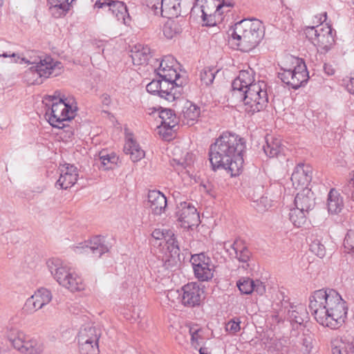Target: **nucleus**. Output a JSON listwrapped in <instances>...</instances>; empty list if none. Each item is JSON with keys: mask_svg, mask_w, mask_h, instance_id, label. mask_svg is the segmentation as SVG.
Masks as SVG:
<instances>
[{"mask_svg": "<svg viewBox=\"0 0 354 354\" xmlns=\"http://www.w3.org/2000/svg\"><path fill=\"white\" fill-rule=\"evenodd\" d=\"M190 262L194 271L198 268H201V267L208 265V263L212 262V260L204 253H200L192 255Z\"/></svg>", "mask_w": 354, "mask_h": 354, "instance_id": "obj_40", "label": "nucleus"}, {"mask_svg": "<svg viewBox=\"0 0 354 354\" xmlns=\"http://www.w3.org/2000/svg\"><path fill=\"white\" fill-rule=\"evenodd\" d=\"M176 60L171 55L165 56L159 62V67L157 69H168L174 67Z\"/></svg>", "mask_w": 354, "mask_h": 354, "instance_id": "obj_50", "label": "nucleus"}, {"mask_svg": "<svg viewBox=\"0 0 354 354\" xmlns=\"http://www.w3.org/2000/svg\"><path fill=\"white\" fill-rule=\"evenodd\" d=\"M102 102L105 105H109L111 103L110 96L107 94H103L102 95Z\"/></svg>", "mask_w": 354, "mask_h": 354, "instance_id": "obj_62", "label": "nucleus"}, {"mask_svg": "<svg viewBox=\"0 0 354 354\" xmlns=\"http://www.w3.org/2000/svg\"><path fill=\"white\" fill-rule=\"evenodd\" d=\"M214 266L211 262L208 265L194 270V275L200 281H207L214 277Z\"/></svg>", "mask_w": 354, "mask_h": 354, "instance_id": "obj_35", "label": "nucleus"}, {"mask_svg": "<svg viewBox=\"0 0 354 354\" xmlns=\"http://www.w3.org/2000/svg\"><path fill=\"white\" fill-rule=\"evenodd\" d=\"M255 207L258 212H263L271 207V201L267 196H261L260 198L254 200Z\"/></svg>", "mask_w": 354, "mask_h": 354, "instance_id": "obj_48", "label": "nucleus"}, {"mask_svg": "<svg viewBox=\"0 0 354 354\" xmlns=\"http://www.w3.org/2000/svg\"><path fill=\"white\" fill-rule=\"evenodd\" d=\"M307 214V213L301 210L293 208L290 209L289 217L292 224L295 226L299 227L306 223Z\"/></svg>", "mask_w": 354, "mask_h": 354, "instance_id": "obj_38", "label": "nucleus"}, {"mask_svg": "<svg viewBox=\"0 0 354 354\" xmlns=\"http://www.w3.org/2000/svg\"><path fill=\"white\" fill-rule=\"evenodd\" d=\"M344 205V200L341 194L335 189H331L327 199L328 212L334 214H339L342 210Z\"/></svg>", "mask_w": 354, "mask_h": 354, "instance_id": "obj_26", "label": "nucleus"}, {"mask_svg": "<svg viewBox=\"0 0 354 354\" xmlns=\"http://www.w3.org/2000/svg\"><path fill=\"white\" fill-rule=\"evenodd\" d=\"M131 57L134 65H143L148 62L151 57V49L148 46L135 45L131 50Z\"/></svg>", "mask_w": 354, "mask_h": 354, "instance_id": "obj_24", "label": "nucleus"}, {"mask_svg": "<svg viewBox=\"0 0 354 354\" xmlns=\"http://www.w3.org/2000/svg\"><path fill=\"white\" fill-rule=\"evenodd\" d=\"M178 221L185 228L196 226L200 223L199 215L196 209L190 204L185 205L178 212Z\"/></svg>", "mask_w": 354, "mask_h": 354, "instance_id": "obj_17", "label": "nucleus"}, {"mask_svg": "<svg viewBox=\"0 0 354 354\" xmlns=\"http://www.w3.org/2000/svg\"><path fill=\"white\" fill-rule=\"evenodd\" d=\"M162 0H143V4L154 11L155 14L160 13V6H161Z\"/></svg>", "mask_w": 354, "mask_h": 354, "instance_id": "obj_54", "label": "nucleus"}, {"mask_svg": "<svg viewBox=\"0 0 354 354\" xmlns=\"http://www.w3.org/2000/svg\"><path fill=\"white\" fill-rule=\"evenodd\" d=\"M221 3H219L216 6V12L221 13V10L224 8H230L233 6V3L229 0H221ZM223 12H221L222 13Z\"/></svg>", "mask_w": 354, "mask_h": 354, "instance_id": "obj_57", "label": "nucleus"}, {"mask_svg": "<svg viewBox=\"0 0 354 354\" xmlns=\"http://www.w3.org/2000/svg\"><path fill=\"white\" fill-rule=\"evenodd\" d=\"M324 71L328 75H333L335 74V70L331 64H324Z\"/></svg>", "mask_w": 354, "mask_h": 354, "instance_id": "obj_60", "label": "nucleus"}, {"mask_svg": "<svg viewBox=\"0 0 354 354\" xmlns=\"http://www.w3.org/2000/svg\"><path fill=\"white\" fill-rule=\"evenodd\" d=\"M194 156L191 153L187 152L184 158L173 159V162H174V166L178 165L186 168L190 166L194 162Z\"/></svg>", "mask_w": 354, "mask_h": 354, "instance_id": "obj_47", "label": "nucleus"}, {"mask_svg": "<svg viewBox=\"0 0 354 354\" xmlns=\"http://www.w3.org/2000/svg\"><path fill=\"white\" fill-rule=\"evenodd\" d=\"M259 295H263L266 292V286L264 283L259 281H254V291Z\"/></svg>", "mask_w": 354, "mask_h": 354, "instance_id": "obj_55", "label": "nucleus"}, {"mask_svg": "<svg viewBox=\"0 0 354 354\" xmlns=\"http://www.w3.org/2000/svg\"><path fill=\"white\" fill-rule=\"evenodd\" d=\"M7 338L13 348L21 354H42L44 351V344L41 340L30 337L18 329H10L7 333Z\"/></svg>", "mask_w": 354, "mask_h": 354, "instance_id": "obj_7", "label": "nucleus"}, {"mask_svg": "<svg viewBox=\"0 0 354 354\" xmlns=\"http://www.w3.org/2000/svg\"><path fill=\"white\" fill-rule=\"evenodd\" d=\"M266 145L263 146L265 153L270 158L278 156L283 150L281 140L271 136L266 137Z\"/></svg>", "mask_w": 354, "mask_h": 354, "instance_id": "obj_27", "label": "nucleus"}, {"mask_svg": "<svg viewBox=\"0 0 354 354\" xmlns=\"http://www.w3.org/2000/svg\"><path fill=\"white\" fill-rule=\"evenodd\" d=\"M160 125L166 129H172L178 124V118L171 109H162L159 113Z\"/></svg>", "mask_w": 354, "mask_h": 354, "instance_id": "obj_31", "label": "nucleus"}, {"mask_svg": "<svg viewBox=\"0 0 354 354\" xmlns=\"http://www.w3.org/2000/svg\"><path fill=\"white\" fill-rule=\"evenodd\" d=\"M101 336V330L93 325L87 324L82 327L79 331L78 342H98Z\"/></svg>", "mask_w": 354, "mask_h": 354, "instance_id": "obj_29", "label": "nucleus"}, {"mask_svg": "<svg viewBox=\"0 0 354 354\" xmlns=\"http://www.w3.org/2000/svg\"><path fill=\"white\" fill-rule=\"evenodd\" d=\"M148 203L152 213L156 215H160L165 212L167 207L166 197L160 192L156 190L149 192Z\"/></svg>", "mask_w": 354, "mask_h": 354, "instance_id": "obj_20", "label": "nucleus"}, {"mask_svg": "<svg viewBox=\"0 0 354 354\" xmlns=\"http://www.w3.org/2000/svg\"><path fill=\"white\" fill-rule=\"evenodd\" d=\"M230 248L234 252L235 258L243 263L242 268L247 270L249 267L248 261L251 257V252L248 247L241 240H236L230 245Z\"/></svg>", "mask_w": 354, "mask_h": 354, "instance_id": "obj_23", "label": "nucleus"}, {"mask_svg": "<svg viewBox=\"0 0 354 354\" xmlns=\"http://www.w3.org/2000/svg\"><path fill=\"white\" fill-rule=\"evenodd\" d=\"M124 151L130 156L133 162H138L145 157V151L140 147L139 145L133 139L128 137L124 146Z\"/></svg>", "mask_w": 354, "mask_h": 354, "instance_id": "obj_28", "label": "nucleus"}, {"mask_svg": "<svg viewBox=\"0 0 354 354\" xmlns=\"http://www.w3.org/2000/svg\"><path fill=\"white\" fill-rule=\"evenodd\" d=\"M346 88L350 93L354 95V77L350 78L348 82L346 85Z\"/></svg>", "mask_w": 354, "mask_h": 354, "instance_id": "obj_61", "label": "nucleus"}, {"mask_svg": "<svg viewBox=\"0 0 354 354\" xmlns=\"http://www.w3.org/2000/svg\"><path fill=\"white\" fill-rule=\"evenodd\" d=\"M48 3L50 5V9L58 11L57 14L53 12V15L57 17L65 15L70 8L68 0H48Z\"/></svg>", "mask_w": 354, "mask_h": 354, "instance_id": "obj_36", "label": "nucleus"}, {"mask_svg": "<svg viewBox=\"0 0 354 354\" xmlns=\"http://www.w3.org/2000/svg\"><path fill=\"white\" fill-rule=\"evenodd\" d=\"M95 8H108L109 10L115 16L118 21H121L126 24V17H129L126 5L120 1L114 0H97L95 5Z\"/></svg>", "mask_w": 354, "mask_h": 354, "instance_id": "obj_16", "label": "nucleus"}, {"mask_svg": "<svg viewBox=\"0 0 354 354\" xmlns=\"http://www.w3.org/2000/svg\"><path fill=\"white\" fill-rule=\"evenodd\" d=\"M200 113L201 111L198 106L189 101L185 102L182 110V115L183 118L187 120V124H193V123L189 124V121L194 122L197 120L200 115Z\"/></svg>", "mask_w": 354, "mask_h": 354, "instance_id": "obj_30", "label": "nucleus"}, {"mask_svg": "<svg viewBox=\"0 0 354 354\" xmlns=\"http://www.w3.org/2000/svg\"><path fill=\"white\" fill-rule=\"evenodd\" d=\"M288 318L292 323L302 325L308 318V313L303 304L291 305L288 311Z\"/></svg>", "mask_w": 354, "mask_h": 354, "instance_id": "obj_25", "label": "nucleus"}, {"mask_svg": "<svg viewBox=\"0 0 354 354\" xmlns=\"http://www.w3.org/2000/svg\"><path fill=\"white\" fill-rule=\"evenodd\" d=\"M189 333L191 336V344L192 346L195 348L198 349V347L201 346L203 344V330L197 324H193L189 326Z\"/></svg>", "mask_w": 354, "mask_h": 354, "instance_id": "obj_34", "label": "nucleus"}, {"mask_svg": "<svg viewBox=\"0 0 354 354\" xmlns=\"http://www.w3.org/2000/svg\"><path fill=\"white\" fill-rule=\"evenodd\" d=\"M156 71L160 77L169 80L172 83L176 84V86L183 88L184 81L180 79V74L174 67H170L168 69H156Z\"/></svg>", "mask_w": 354, "mask_h": 354, "instance_id": "obj_32", "label": "nucleus"}, {"mask_svg": "<svg viewBox=\"0 0 354 354\" xmlns=\"http://www.w3.org/2000/svg\"><path fill=\"white\" fill-rule=\"evenodd\" d=\"M307 343H308L307 339H304V345H306V346H308V345H307Z\"/></svg>", "mask_w": 354, "mask_h": 354, "instance_id": "obj_64", "label": "nucleus"}, {"mask_svg": "<svg viewBox=\"0 0 354 354\" xmlns=\"http://www.w3.org/2000/svg\"><path fill=\"white\" fill-rule=\"evenodd\" d=\"M160 81H161V88L159 89V96L160 97L165 98L170 102L180 98L183 93V88L181 86H176V84L163 78L160 80Z\"/></svg>", "mask_w": 354, "mask_h": 354, "instance_id": "obj_18", "label": "nucleus"}, {"mask_svg": "<svg viewBox=\"0 0 354 354\" xmlns=\"http://www.w3.org/2000/svg\"><path fill=\"white\" fill-rule=\"evenodd\" d=\"M245 141L237 135L223 133L212 144L209 160L213 170L225 169L236 175L243 166Z\"/></svg>", "mask_w": 354, "mask_h": 354, "instance_id": "obj_2", "label": "nucleus"}, {"mask_svg": "<svg viewBox=\"0 0 354 354\" xmlns=\"http://www.w3.org/2000/svg\"><path fill=\"white\" fill-rule=\"evenodd\" d=\"M310 249L317 257L322 258L325 256V246L318 239L314 240L310 245Z\"/></svg>", "mask_w": 354, "mask_h": 354, "instance_id": "obj_45", "label": "nucleus"}, {"mask_svg": "<svg viewBox=\"0 0 354 354\" xmlns=\"http://www.w3.org/2000/svg\"><path fill=\"white\" fill-rule=\"evenodd\" d=\"M308 72L306 66L298 65L293 69L281 68L278 72V77L286 84L297 89L308 80Z\"/></svg>", "mask_w": 354, "mask_h": 354, "instance_id": "obj_11", "label": "nucleus"}, {"mask_svg": "<svg viewBox=\"0 0 354 354\" xmlns=\"http://www.w3.org/2000/svg\"><path fill=\"white\" fill-rule=\"evenodd\" d=\"M59 169L60 175L55 186L63 189L71 187L77 180V167L70 164H64L60 165Z\"/></svg>", "mask_w": 354, "mask_h": 354, "instance_id": "obj_15", "label": "nucleus"}, {"mask_svg": "<svg viewBox=\"0 0 354 354\" xmlns=\"http://www.w3.org/2000/svg\"><path fill=\"white\" fill-rule=\"evenodd\" d=\"M48 98L52 102L50 109L46 113L48 115V122L53 127L62 129L66 126L64 122L75 117V111L66 102L64 96H60L58 91L53 95H49Z\"/></svg>", "mask_w": 354, "mask_h": 354, "instance_id": "obj_5", "label": "nucleus"}, {"mask_svg": "<svg viewBox=\"0 0 354 354\" xmlns=\"http://www.w3.org/2000/svg\"><path fill=\"white\" fill-rule=\"evenodd\" d=\"M218 72L214 68L205 67L201 72V80L206 86H209L212 84L216 74Z\"/></svg>", "mask_w": 354, "mask_h": 354, "instance_id": "obj_42", "label": "nucleus"}, {"mask_svg": "<svg viewBox=\"0 0 354 354\" xmlns=\"http://www.w3.org/2000/svg\"><path fill=\"white\" fill-rule=\"evenodd\" d=\"M202 12H203V20L205 23V25L207 26H214L215 24V21H213V19L212 18L211 16H209V18H210V20L207 19V15L204 12L203 10H202Z\"/></svg>", "mask_w": 354, "mask_h": 354, "instance_id": "obj_59", "label": "nucleus"}, {"mask_svg": "<svg viewBox=\"0 0 354 354\" xmlns=\"http://www.w3.org/2000/svg\"><path fill=\"white\" fill-rule=\"evenodd\" d=\"M309 309L319 324L332 329L342 325L348 312L346 301L333 289L315 290L309 297Z\"/></svg>", "mask_w": 354, "mask_h": 354, "instance_id": "obj_1", "label": "nucleus"}, {"mask_svg": "<svg viewBox=\"0 0 354 354\" xmlns=\"http://www.w3.org/2000/svg\"><path fill=\"white\" fill-rule=\"evenodd\" d=\"M33 63L37 74L43 80L50 75L57 76L61 73L62 68L61 62L54 61L51 57L47 55L35 58Z\"/></svg>", "mask_w": 354, "mask_h": 354, "instance_id": "obj_12", "label": "nucleus"}, {"mask_svg": "<svg viewBox=\"0 0 354 354\" xmlns=\"http://www.w3.org/2000/svg\"><path fill=\"white\" fill-rule=\"evenodd\" d=\"M79 348L81 354H98V342L85 341L78 342Z\"/></svg>", "mask_w": 354, "mask_h": 354, "instance_id": "obj_39", "label": "nucleus"}, {"mask_svg": "<svg viewBox=\"0 0 354 354\" xmlns=\"http://www.w3.org/2000/svg\"><path fill=\"white\" fill-rule=\"evenodd\" d=\"M163 33L167 38L171 39L175 35L176 32L172 30L171 25L167 24L163 28Z\"/></svg>", "mask_w": 354, "mask_h": 354, "instance_id": "obj_56", "label": "nucleus"}, {"mask_svg": "<svg viewBox=\"0 0 354 354\" xmlns=\"http://www.w3.org/2000/svg\"><path fill=\"white\" fill-rule=\"evenodd\" d=\"M8 44L6 42H0V57H12L14 58V62L17 63L19 59H21V62H24L28 64L34 65V60L31 61L26 59V57H21L18 53L11 52L10 50H6Z\"/></svg>", "mask_w": 354, "mask_h": 354, "instance_id": "obj_37", "label": "nucleus"}, {"mask_svg": "<svg viewBox=\"0 0 354 354\" xmlns=\"http://www.w3.org/2000/svg\"><path fill=\"white\" fill-rule=\"evenodd\" d=\"M111 248V245L106 241L105 237L96 236L89 241L73 245L72 248L76 254L99 258L108 252Z\"/></svg>", "mask_w": 354, "mask_h": 354, "instance_id": "obj_10", "label": "nucleus"}, {"mask_svg": "<svg viewBox=\"0 0 354 354\" xmlns=\"http://www.w3.org/2000/svg\"><path fill=\"white\" fill-rule=\"evenodd\" d=\"M238 79L245 84V89L250 87V85L256 84L257 83L254 82V72L252 68L241 71Z\"/></svg>", "mask_w": 354, "mask_h": 354, "instance_id": "obj_43", "label": "nucleus"}, {"mask_svg": "<svg viewBox=\"0 0 354 354\" xmlns=\"http://www.w3.org/2000/svg\"><path fill=\"white\" fill-rule=\"evenodd\" d=\"M295 208L308 214L315 205L313 192L310 189H304L298 193L295 198Z\"/></svg>", "mask_w": 354, "mask_h": 354, "instance_id": "obj_21", "label": "nucleus"}, {"mask_svg": "<svg viewBox=\"0 0 354 354\" xmlns=\"http://www.w3.org/2000/svg\"><path fill=\"white\" fill-rule=\"evenodd\" d=\"M46 264L51 275L60 286L72 292L84 289L82 279L62 260L52 258Z\"/></svg>", "mask_w": 354, "mask_h": 354, "instance_id": "obj_4", "label": "nucleus"}, {"mask_svg": "<svg viewBox=\"0 0 354 354\" xmlns=\"http://www.w3.org/2000/svg\"><path fill=\"white\" fill-rule=\"evenodd\" d=\"M52 297V293L49 290L39 288L26 300L24 309L26 313L31 314L50 303Z\"/></svg>", "mask_w": 354, "mask_h": 354, "instance_id": "obj_13", "label": "nucleus"}, {"mask_svg": "<svg viewBox=\"0 0 354 354\" xmlns=\"http://www.w3.org/2000/svg\"><path fill=\"white\" fill-rule=\"evenodd\" d=\"M181 0H162L160 13L163 17L176 18L181 15Z\"/></svg>", "mask_w": 354, "mask_h": 354, "instance_id": "obj_22", "label": "nucleus"}, {"mask_svg": "<svg viewBox=\"0 0 354 354\" xmlns=\"http://www.w3.org/2000/svg\"><path fill=\"white\" fill-rule=\"evenodd\" d=\"M161 88V81L160 80H153L150 83H149L146 89L147 92L152 94H158L159 95L160 90Z\"/></svg>", "mask_w": 354, "mask_h": 354, "instance_id": "obj_51", "label": "nucleus"}, {"mask_svg": "<svg viewBox=\"0 0 354 354\" xmlns=\"http://www.w3.org/2000/svg\"><path fill=\"white\" fill-rule=\"evenodd\" d=\"M344 247L348 253L354 252V230L348 231L344 241Z\"/></svg>", "mask_w": 354, "mask_h": 354, "instance_id": "obj_46", "label": "nucleus"}, {"mask_svg": "<svg viewBox=\"0 0 354 354\" xmlns=\"http://www.w3.org/2000/svg\"><path fill=\"white\" fill-rule=\"evenodd\" d=\"M241 322L239 319H232L229 321L225 325V330L231 333L235 334L241 329Z\"/></svg>", "mask_w": 354, "mask_h": 354, "instance_id": "obj_52", "label": "nucleus"}, {"mask_svg": "<svg viewBox=\"0 0 354 354\" xmlns=\"http://www.w3.org/2000/svg\"><path fill=\"white\" fill-rule=\"evenodd\" d=\"M151 236L157 240H164L165 246L168 250L169 254H165L162 259L159 260V263L165 270L172 268L176 263V257L179 256V247L174 234L170 230L156 229L153 231Z\"/></svg>", "mask_w": 354, "mask_h": 354, "instance_id": "obj_8", "label": "nucleus"}, {"mask_svg": "<svg viewBox=\"0 0 354 354\" xmlns=\"http://www.w3.org/2000/svg\"><path fill=\"white\" fill-rule=\"evenodd\" d=\"M181 291V302L185 306L194 307L200 304L203 291L197 283L185 285Z\"/></svg>", "mask_w": 354, "mask_h": 354, "instance_id": "obj_14", "label": "nucleus"}, {"mask_svg": "<svg viewBox=\"0 0 354 354\" xmlns=\"http://www.w3.org/2000/svg\"><path fill=\"white\" fill-rule=\"evenodd\" d=\"M266 87L265 82L259 81L256 84H252L245 90L242 100L246 113L253 115L267 106L268 96Z\"/></svg>", "mask_w": 354, "mask_h": 354, "instance_id": "obj_6", "label": "nucleus"}, {"mask_svg": "<svg viewBox=\"0 0 354 354\" xmlns=\"http://www.w3.org/2000/svg\"><path fill=\"white\" fill-rule=\"evenodd\" d=\"M236 285L242 294L249 295L254 291V280L250 278L240 279Z\"/></svg>", "mask_w": 354, "mask_h": 354, "instance_id": "obj_44", "label": "nucleus"}, {"mask_svg": "<svg viewBox=\"0 0 354 354\" xmlns=\"http://www.w3.org/2000/svg\"><path fill=\"white\" fill-rule=\"evenodd\" d=\"M312 175L310 167L304 164H299L291 176V180L294 185L304 187L311 180Z\"/></svg>", "mask_w": 354, "mask_h": 354, "instance_id": "obj_19", "label": "nucleus"}, {"mask_svg": "<svg viewBox=\"0 0 354 354\" xmlns=\"http://www.w3.org/2000/svg\"><path fill=\"white\" fill-rule=\"evenodd\" d=\"M100 167L104 170L113 169L117 164L118 158L113 153H108L106 151H101L99 153Z\"/></svg>", "mask_w": 354, "mask_h": 354, "instance_id": "obj_33", "label": "nucleus"}, {"mask_svg": "<svg viewBox=\"0 0 354 354\" xmlns=\"http://www.w3.org/2000/svg\"><path fill=\"white\" fill-rule=\"evenodd\" d=\"M326 12H324L323 14L317 15L315 16V20L314 21L315 24H319V26H323L322 24L324 21L326 20Z\"/></svg>", "mask_w": 354, "mask_h": 354, "instance_id": "obj_58", "label": "nucleus"}, {"mask_svg": "<svg viewBox=\"0 0 354 354\" xmlns=\"http://www.w3.org/2000/svg\"><path fill=\"white\" fill-rule=\"evenodd\" d=\"M25 81L28 84H41L43 83V79L39 76L34 66L30 67L26 71L24 76Z\"/></svg>", "mask_w": 354, "mask_h": 354, "instance_id": "obj_41", "label": "nucleus"}, {"mask_svg": "<svg viewBox=\"0 0 354 354\" xmlns=\"http://www.w3.org/2000/svg\"><path fill=\"white\" fill-rule=\"evenodd\" d=\"M304 32L306 37L324 52H328L335 44L333 30L328 24L307 26Z\"/></svg>", "mask_w": 354, "mask_h": 354, "instance_id": "obj_9", "label": "nucleus"}, {"mask_svg": "<svg viewBox=\"0 0 354 354\" xmlns=\"http://www.w3.org/2000/svg\"><path fill=\"white\" fill-rule=\"evenodd\" d=\"M198 349L200 354H209V353L208 348L206 347H203V346H200L198 347Z\"/></svg>", "mask_w": 354, "mask_h": 354, "instance_id": "obj_63", "label": "nucleus"}, {"mask_svg": "<svg viewBox=\"0 0 354 354\" xmlns=\"http://www.w3.org/2000/svg\"><path fill=\"white\" fill-rule=\"evenodd\" d=\"M232 87L233 95L242 99L245 90V84L241 82L237 77L232 82Z\"/></svg>", "mask_w": 354, "mask_h": 354, "instance_id": "obj_49", "label": "nucleus"}, {"mask_svg": "<svg viewBox=\"0 0 354 354\" xmlns=\"http://www.w3.org/2000/svg\"><path fill=\"white\" fill-rule=\"evenodd\" d=\"M232 41H236L238 49L248 52L254 49L264 37L265 28L257 19H243L234 24L228 31Z\"/></svg>", "mask_w": 354, "mask_h": 354, "instance_id": "obj_3", "label": "nucleus"}, {"mask_svg": "<svg viewBox=\"0 0 354 354\" xmlns=\"http://www.w3.org/2000/svg\"><path fill=\"white\" fill-rule=\"evenodd\" d=\"M333 354H354V345L348 344L345 348L335 346L332 348Z\"/></svg>", "mask_w": 354, "mask_h": 354, "instance_id": "obj_53", "label": "nucleus"}]
</instances>
